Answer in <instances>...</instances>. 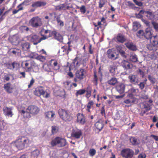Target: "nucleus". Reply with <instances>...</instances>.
Wrapping results in <instances>:
<instances>
[{
    "label": "nucleus",
    "instance_id": "f257e3e1",
    "mask_svg": "<svg viewBox=\"0 0 158 158\" xmlns=\"http://www.w3.org/2000/svg\"><path fill=\"white\" fill-rule=\"evenodd\" d=\"M40 111V108L37 106L31 105L28 106L26 109V110H20L21 114L24 118H30L31 115H35L37 114Z\"/></svg>",
    "mask_w": 158,
    "mask_h": 158
},
{
    "label": "nucleus",
    "instance_id": "f03ea898",
    "mask_svg": "<svg viewBox=\"0 0 158 158\" xmlns=\"http://www.w3.org/2000/svg\"><path fill=\"white\" fill-rule=\"evenodd\" d=\"M15 143L17 148L21 150L29 146L30 141L28 138L23 136L19 137L15 141Z\"/></svg>",
    "mask_w": 158,
    "mask_h": 158
},
{
    "label": "nucleus",
    "instance_id": "7ed1b4c3",
    "mask_svg": "<svg viewBox=\"0 0 158 158\" xmlns=\"http://www.w3.org/2000/svg\"><path fill=\"white\" fill-rule=\"evenodd\" d=\"M58 113L60 118L63 121L69 122L73 119V117L71 115L70 112L67 110L60 109L58 110Z\"/></svg>",
    "mask_w": 158,
    "mask_h": 158
},
{
    "label": "nucleus",
    "instance_id": "20e7f679",
    "mask_svg": "<svg viewBox=\"0 0 158 158\" xmlns=\"http://www.w3.org/2000/svg\"><path fill=\"white\" fill-rule=\"evenodd\" d=\"M149 43L147 45V48L149 50L156 51L157 48L158 44V36H154L150 39Z\"/></svg>",
    "mask_w": 158,
    "mask_h": 158
},
{
    "label": "nucleus",
    "instance_id": "39448f33",
    "mask_svg": "<svg viewBox=\"0 0 158 158\" xmlns=\"http://www.w3.org/2000/svg\"><path fill=\"white\" fill-rule=\"evenodd\" d=\"M29 23L32 27L35 28H37L42 25L41 19L38 16L32 18L29 20Z\"/></svg>",
    "mask_w": 158,
    "mask_h": 158
},
{
    "label": "nucleus",
    "instance_id": "423d86ee",
    "mask_svg": "<svg viewBox=\"0 0 158 158\" xmlns=\"http://www.w3.org/2000/svg\"><path fill=\"white\" fill-rule=\"evenodd\" d=\"M28 39L33 43L34 45H37L40 43L42 40H44L45 38L44 37L40 38L39 36L37 34L31 35L27 37Z\"/></svg>",
    "mask_w": 158,
    "mask_h": 158
},
{
    "label": "nucleus",
    "instance_id": "0eeeda50",
    "mask_svg": "<svg viewBox=\"0 0 158 158\" xmlns=\"http://www.w3.org/2000/svg\"><path fill=\"white\" fill-rule=\"evenodd\" d=\"M34 94L35 95L39 97L42 95L44 97L46 98H48L50 96V94L45 92L42 87L36 88L34 91Z\"/></svg>",
    "mask_w": 158,
    "mask_h": 158
},
{
    "label": "nucleus",
    "instance_id": "6e6552de",
    "mask_svg": "<svg viewBox=\"0 0 158 158\" xmlns=\"http://www.w3.org/2000/svg\"><path fill=\"white\" fill-rule=\"evenodd\" d=\"M122 156L125 158H131L134 154L133 151L129 148H125L122 150L121 152Z\"/></svg>",
    "mask_w": 158,
    "mask_h": 158
},
{
    "label": "nucleus",
    "instance_id": "1a4fd4ad",
    "mask_svg": "<svg viewBox=\"0 0 158 158\" xmlns=\"http://www.w3.org/2000/svg\"><path fill=\"white\" fill-rule=\"evenodd\" d=\"M85 69L81 68L76 71L75 74V77L79 80H81L85 77Z\"/></svg>",
    "mask_w": 158,
    "mask_h": 158
},
{
    "label": "nucleus",
    "instance_id": "9d476101",
    "mask_svg": "<svg viewBox=\"0 0 158 158\" xmlns=\"http://www.w3.org/2000/svg\"><path fill=\"white\" fill-rule=\"evenodd\" d=\"M77 121L80 124L84 125L86 123V120L85 116L83 114L78 113L77 115Z\"/></svg>",
    "mask_w": 158,
    "mask_h": 158
},
{
    "label": "nucleus",
    "instance_id": "9b49d317",
    "mask_svg": "<svg viewBox=\"0 0 158 158\" xmlns=\"http://www.w3.org/2000/svg\"><path fill=\"white\" fill-rule=\"evenodd\" d=\"M8 39L11 44L15 45H18L19 42V37L17 34L9 36Z\"/></svg>",
    "mask_w": 158,
    "mask_h": 158
},
{
    "label": "nucleus",
    "instance_id": "f8f14e48",
    "mask_svg": "<svg viewBox=\"0 0 158 158\" xmlns=\"http://www.w3.org/2000/svg\"><path fill=\"white\" fill-rule=\"evenodd\" d=\"M82 134V133L81 130L78 129H73L71 134V136L75 139H79Z\"/></svg>",
    "mask_w": 158,
    "mask_h": 158
},
{
    "label": "nucleus",
    "instance_id": "ddd939ff",
    "mask_svg": "<svg viewBox=\"0 0 158 158\" xmlns=\"http://www.w3.org/2000/svg\"><path fill=\"white\" fill-rule=\"evenodd\" d=\"M79 58L77 56L74 59L72 62V64L73 65V67L72 65H71L69 67V70L70 71L71 69H77L80 65V63L79 62Z\"/></svg>",
    "mask_w": 158,
    "mask_h": 158
},
{
    "label": "nucleus",
    "instance_id": "4468645a",
    "mask_svg": "<svg viewBox=\"0 0 158 158\" xmlns=\"http://www.w3.org/2000/svg\"><path fill=\"white\" fill-rule=\"evenodd\" d=\"M128 78L130 82L133 84H138L139 82L137 75H131L128 76Z\"/></svg>",
    "mask_w": 158,
    "mask_h": 158
},
{
    "label": "nucleus",
    "instance_id": "2eb2a0df",
    "mask_svg": "<svg viewBox=\"0 0 158 158\" xmlns=\"http://www.w3.org/2000/svg\"><path fill=\"white\" fill-rule=\"evenodd\" d=\"M12 109L13 107H8L6 106L4 107L3 109L4 114L6 116L12 117L13 115L12 111Z\"/></svg>",
    "mask_w": 158,
    "mask_h": 158
},
{
    "label": "nucleus",
    "instance_id": "dca6fc26",
    "mask_svg": "<svg viewBox=\"0 0 158 158\" xmlns=\"http://www.w3.org/2000/svg\"><path fill=\"white\" fill-rule=\"evenodd\" d=\"M115 89L120 94H122L124 92L125 85L123 83H119L116 86Z\"/></svg>",
    "mask_w": 158,
    "mask_h": 158
},
{
    "label": "nucleus",
    "instance_id": "f3484780",
    "mask_svg": "<svg viewBox=\"0 0 158 158\" xmlns=\"http://www.w3.org/2000/svg\"><path fill=\"white\" fill-rule=\"evenodd\" d=\"M47 3L45 2L37 1L33 2L31 5V6L34 8H37L44 6Z\"/></svg>",
    "mask_w": 158,
    "mask_h": 158
},
{
    "label": "nucleus",
    "instance_id": "a211bd4d",
    "mask_svg": "<svg viewBox=\"0 0 158 158\" xmlns=\"http://www.w3.org/2000/svg\"><path fill=\"white\" fill-rule=\"evenodd\" d=\"M112 49H109L106 52L107 56L110 59L113 60H115L118 58V56H117L115 57L114 53L113 52Z\"/></svg>",
    "mask_w": 158,
    "mask_h": 158
},
{
    "label": "nucleus",
    "instance_id": "6ab92c4d",
    "mask_svg": "<svg viewBox=\"0 0 158 158\" xmlns=\"http://www.w3.org/2000/svg\"><path fill=\"white\" fill-rule=\"evenodd\" d=\"M11 84L10 82H8L5 84L3 86V88L9 94L12 93L14 89L11 86Z\"/></svg>",
    "mask_w": 158,
    "mask_h": 158
},
{
    "label": "nucleus",
    "instance_id": "aec40b11",
    "mask_svg": "<svg viewBox=\"0 0 158 158\" xmlns=\"http://www.w3.org/2000/svg\"><path fill=\"white\" fill-rule=\"evenodd\" d=\"M30 66L28 68V71H31V69L34 70L35 69L37 70H38L39 66L38 64L33 60H30Z\"/></svg>",
    "mask_w": 158,
    "mask_h": 158
},
{
    "label": "nucleus",
    "instance_id": "412c9836",
    "mask_svg": "<svg viewBox=\"0 0 158 158\" xmlns=\"http://www.w3.org/2000/svg\"><path fill=\"white\" fill-rule=\"evenodd\" d=\"M102 22L103 23H105L106 22L105 18L103 17H102L101 18V21L98 22L97 24L95 22H94L93 23V24L95 27V30L98 31L100 28H102V27L101 26V25H102L101 23Z\"/></svg>",
    "mask_w": 158,
    "mask_h": 158
},
{
    "label": "nucleus",
    "instance_id": "4be33fe9",
    "mask_svg": "<svg viewBox=\"0 0 158 158\" xmlns=\"http://www.w3.org/2000/svg\"><path fill=\"white\" fill-rule=\"evenodd\" d=\"M116 41L118 42L123 43L126 41V39L125 36L121 33L118 34L115 38Z\"/></svg>",
    "mask_w": 158,
    "mask_h": 158
},
{
    "label": "nucleus",
    "instance_id": "5701e85b",
    "mask_svg": "<svg viewBox=\"0 0 158 158\" xmlns=\"http://www.w3.org/2000/svg\"><path fill=\"white\" fill-rule=\"evenodd\" d=\"M50 64L53 68L54 70H57L60 68V66L57 61L55 60H51L50 61Z\"/></svg>",
    "mask_w": 158,
    "mask_h": 158
},
{
    "label": "nucleus",
    "instance_id": "b1692460",
    "mask_svg": "<svg viewBox=\"0 0 158 158\" xmlns=\"http://www.w3.org/2000/svg\"><path fill=\"white\" fill-rule=\"evenodd\" d=\"M125 44L126 47L130 50L135 51L137 50L136 46L132 42H128L125 43Z\"/></svg>",
    "mask_w": 158,
    "mask_h": 158
},
{
    "label": "nucleus",
    "instance_id": "393cba45",
    "mask_svg": "<svg viewBox=\"0 0 158 158\" xmlns=\"http://www.w3.org/2000/svg\"><path fill=\"white\" fill-rule=\"evenodd\" d=\"M121 64L123 67L126 69H130L132 67L131 64L128 61L124 60H123Z\"/></svg>",
    "mask_w": 158,
    "mask_h": 158
},
{
    "label": "nucleus",
    "instance_id": "a878e982",
    "mask_svg": "<svg viewBox=\"0 0 158 158\" xmlns=\"http://www.w3.org/2000/svg\"><path fill=\"white\" fill-rule=\"evenodd\" d=\"M97 129L100 131L104 127V125L102 123V121L101 119H99L94 125Z\"/></svg>",
    "mask_w": 158,
    "mask_h": 158
},
{
    "label": "nucleus",
    "instance_id": "bb28decb",
    "mask_svg": "<svg viewBox=\"0 0 158 158\" xmlns=\"http://www.w3.org/2000/svg\"><path fill=\"white\" fill-rule=\"evenodd\" d=\"M59 141V144L57 145L58 147H63L65 146L67 144L66 140L64 138L60 137Z\"/></svg>",
    "mask_w": 158,
    "mask_h": 158
},
{
    "label": "nucleus",
    "instance_id": "cd10ccee",
    "mask_svg": "<svg viewBox=\"0 0 158 158\" xmlns=\"http://www.w3.org/2000/svg\"><path fill=\"white\" fill-rule=\"evenodd\" d=\"M152 34L151 32L149 30H148V29H147L144 33V37L147 40H150V39H151V38L154 36H152Z\"/></svg>",
    "mask_w": 158,
    "mask_h": 158
},
{
    "label": "nucleus",
    "instance_id": "c85d7f7f",
    "mask_svg": "<svg viewBox=\"0 0 158 158\" xmlns=\"http://www.w3.org/2000/svg\"><path fill=\"white\" fill-rule=\"evenodd\" d=\"M29 61H30V60H26L23 61L21 64V65L23 69H25L26 72H29L30 71H28V68L29 67H28L29 64Z\"/></svg>",
    "mask_w": 158,
    "mask_h": 158
},
{
    "label": "nucleus",
    "instance_id": "c756f323",
    "mask_svg": "<svg viewBox=\"0 0 158 158\" xmlns=\"http://www.w3.org/2000/svg\"><path fill=\"white\" fill-rule=\"evenodd\" d=\"M60 137H57L52 140L51 144L52 146L54 147L56 146H57L59 142V141Z\"/></svg>",
    "mask_w": 158,
    "mask_h": 158
},
{
    "label": "nucleus",
    "instance_id": "7c9ffc66",
    "mask_svg": "<svg viewBox=\"0 0 158 158\" xmlns=\"http://www.w3.org/2000/svg\"><path fill=\"white\" fill-rule=\"evenodd\" d=\"M117 83L118 80L115 77H112L107 81L108 84L111 85H114Z\"/></svg>",
    "mask_w": 158,
    "mask_h": 158
},
{
    "label": "nucleus",
    "instance_id": "2f4dec72",
    "mask_svg": "<svg viewBox=\"0 0 158 158\" xmlns=\"http://www.w3.org/2000/svg\"><path fill=\"white\" fill-rule=\"evenodd\" d=\"M94 102L92 101H89L87 104L86 110L88 112H90V109L94 105Z\"/></svg>",
    "mask_w": 158,
    "mask_h": 158
},
{
    "label": "nucleus",
    "instance_id": "473e14b6",
    "mask_svg": "<svg viewBox=\"0 0 158 158\" xmlns=\"http://www.w3.org/2000/svg\"><path fill=\"white\" fill-rule=\"evenodd\" d=\"M130 141L133 145H137L139 144V142L138 141L137 139L135 137H131L130 139Z\"/></svg>",
    "mask_w": 158,
    "mask_h": 158
},
{
    "label": "nucleus",
    "instance_id": "72a5a7b5",
    "mask_svg": "<svg viewBox=\"0 0 158 158\" xmlns=\"http://www.w3.org/2000/svg\"><path fill=\"white\" fill-rule=\"evenodd\" d=\"M56 32H57L55 31H51L49 30L48 35V36H43L45 38L44 39V40L47 39L48 38L52 36H53L54 37V36L56 35Z\"/></svg>",
    "mask_w": 158,
    "mask_h": 158
},
{
    "label": "nucleus",
    "instance_id": "f704fd0d",
    "mask_svg": "<svg viewBox=\"0 0 158 158\" xmlns=\"http://www.w3.org/2000/svg\"><path fill=\"white\" fill-rule=\"evenodd\" d=\"M22 48L23 51H26L28 50L30 48V44L28 42L23 43L21 44Z\"/></svg>",
    "mask_w": 158,
    "mask_h": 158
},
{
    "label": "nucleus",
    "instance_id": "c9c22d12",
    "mask_svg": "<svg viewBox=\"0 0 158 158\" xmlns=\"http://www.w3.org/2000/svg\"><path fill=\"white\" fill-rule=\"evenodd\" d=\"M145 13L147 14L146 16L149 19L152 20L155 18V15L152 12H150L149 11H145Z\"/></svg>",
    "mask_w": 158,
    "mask_h": 158
},
{
    "label": "nucleus",
    "instance_id": "e433bc0d",
    "mask_svg": "<svg viewBox=\"0 0 158 158\" xmlns=\"http://www.w3.org/2000/svg\"><path fill=\"white\" fill-rule=\"evenodd\" d=\"M49 32V30L48 29L46 30L44 28H42L39 33L42 37H43L44 36H47L46 35L48 34Z\"/></svg>",
    "mask_w": 158,
    "mask_h": 158
},
{
    "label": "nucleus",
    "instance_id": "4c0bfd02",
    "mask_svg": "<svg viewBox=\"0 0 158 158\" xmlns=\"http://www.w3.org/2000/svg\"><path fill=\"white\" fill-rule=\"evenodd\" d=\"M45 115L47 117L49 118H52L54 117L55 116V113L53 111H49L45 113Z\"/></svg>",
    "mask_w": 158,
    "mask_h": 158
},
{
    "label": "nucleus",
    "instance_id": "58836bf2",
    "mask_svg": "<svg viewBox=\"0 0 158 158\" xmlns=\"http://www.w3.org/2000/svg\"><path fill=\"white\" fill-rule=\"evenodd\" d=\"M148 80L151 83L154 84L157 82V79L154 77L149 75L148 77Z\"/></svg>",
    "mask_w": 158,
    "mask_h": 158
},
{
    "label": "nucleus",
    "instance_id": "ea45409f",
    "mask_svg": "<svg viewBox=\"0 0 158 158\" xmlns=\"http://www.w3.org/2000/svg\"><path fill=\"white\" fill-rule=\"evenodd\" d=\"M147 79L145 78L143 82H141L139 84H138L140 89L142 90L145 86V85L147 84Z\"/></svg>",
    "mask_w": 158,
    "mask_h": 158
},
{
    "label": "nucleus",
    "instance_id": "a19ab883",
    "mask_svg": "<svg viewBox=\"0 0 158 158\" xmlns=\"http://www.w3.org/2000/svg\"><path fill=\"white\" fill-rule=\"evenodd\" d=\"M86 92V90L84 89H80L77 91L75 93V95L77 97L79 95L84 94Z\"/></svg>",
    "mask_w": 158,
    "mask_h": 158
},
{
    "label": "nucleus",
    "instance_id": "79ce46f5",
    "mask_svg": "<svg viewBox=\"0 0 158 158\" xmlns=\"http://www.w3.org/2000/svg\"><path fill=\"white\" fill-rule=\"evenodd\" d=\"M133 24V30L135 31H136L140 27V24L138 22H134Z\"/></svg>",
    "mask_w": 158,
    "mask_h": 158
},
{
    "label": "nucleus",
    "instance_id": "37998d69",
    "mask_svg": "<svg viewBox=\"0 0 158 158\" xmlns=\"http://www.w3.org/2000/svg\"><path fill=\"white\" fill-rule=\"evenodd\" d=\"M42 62H44L46 60V57L41 55H39L38 54L36 59Z\"/></svg>",
    "mask_w": 158,
    "mask_h": 158
},
{
    "label": "nucleus",
    "instance_id": "c03bdc74",
    "mask_svg": "<svg viewBox=\"0 0 158 158\" xmlns=\"http://www.w3.org/2000/svg\"><path fill=\"white\" fill-rule=\"evenodd\" d=\"M98 78L97 76V73L95 71L94 72V78L93 80V82L94 84L97 85L98 84Z\"/></svg>",
    "mask_w": 158,
    "mask_h": 158
},
{
    "label": "nucleus",
    "instance_id": "a18cd8bd",
    "mask_svg": "<svg viewBox=\"0 0 158 158\" xmlns=\"http://www.w3.org/2000/svg\"><path fill=\"white\" fill-rule=\"evenodd\" d=\"M40 154V151L38 149H36L31 152V156L35 158H37Z\"/></svg>",
    "mask_w": 158,
    "mask_h": 158
},
{
    "label": "nucleus",
    "instance_id": "49530a36",
    "mask_svg": "<svg viewBox=\"0 0 158 158\" xmlns=\"http://www.w3.org/2000/svg\"><path fill=\"white\" fill-rule=\"evenodd\" d=\"M6 123L4 120L0 117V132L4 129Z\"/></svg>",
    "mask_w": 158,
    "mask_h": 158
},
{
    "label": "nucleus",
    "instance_id": "de8ad7c7",
    "mask_svg": "<svg viewBox=\"0 0 158 158\" xmlns=\"http://www.w3.org/2000/svg\"><path fill=\"white\" fill-rule=\"evenodd\" d=\"M51 132L53 134L56 133L59 131V128L58 126H52L51 127Z\"/></svg>",
    "mask_w": 158,
    "mask_h": 158
},
{
    "label": "nucleus",
    "instance_id": "09e8293b",
    "mask_svg": "<svg viewBox=\"0 0 158 158\" xmlns=\"http://www.w3.org/2000/svg\"><path fill=\"white\" fill-rule=\"evenodd\" d=\"M65 5L66 3H63L62 4H61L59 5L56 6L55 7V8L56 10H65Z\"/></svg>",
    "mask_w": 158,
    "mask_h": 158
},
{
    "label": "nucleus",
    "instance_id": "8fccbe9b",
    "mask_svg": "<svg viewBox=\"0 0 158 158\" xmlns=\"http://www.w3.org/2000/svg\"><path fill=\"white\" fill-rule=\"evenodd\" d=\"M144 33L143 30H139L136 33L137 36L140 38H143L144 36Z\"/></svg>",
    "mask_w": 158,
    "mask_h": 158
},
{
    "label": "nucleus",
    "instance_id": "3c124183",
    "mask_svg": "<svg viewBox=\"0 0 158 158\" xmlns=\"http://www.w3.org/2000/svg\"><path fill=\"white\" fill-rule=\"evenodd\" d=\"M23 2L22 3L20 4H19L17 6V8H19L18 10H15L13 11V14H15L17 13L20 10H22L23 9V7H20L23 4Z\"/></svg>",
    "mask_w": 158,
    "mask_h": 158
},
{
    "label": "nucleus",
    "instance_id": "603ef678",
    "mask_svg": "<svg viewBox=\"0 0 158 158\" xmlns=\"http://www.w3.org/2000/svg\"><path fill=\"white\" fill-rule=\"evenodd\" d=\"M130 60L133 62H135L138 61L137 56L135 54H133L130 56Z\"/></svg>",
    "mask_w": 158,
    "mask_h": 158
},
{
    "label": "nucleus",
    "instance_id": "864d4df0",
    "mask_svg": "<svg viewBox=\"0 0 158 158\" xmlns=\"http://www.w3.org/2000/svg\"><path fill=\"white\" fill-rule=\"evenodd\" d=\"M20 52V50L17 48L10 49V53H12L14 55H16L17 53Z\"/></svg>",
    "mask_w": 158,
    "mask_h": 158
},
{
    "label": "nucleus",
    "instance_id": "5fc2aeb1",
    "mask_svg": "<svg viewBox=\"0 0 158 158\" xmlns=\"http://www.w3.org/2000/svg\"><path fill=\"white\" fill-rule=\"evenodd\" d=\"M106 0H99L98 7L99 8L101 9L103 7L106 2Z\"/></svg>",
    "mask_w": 158,
    "mask_h": 158
},
{
    "label": "nucleus",
    "instance_id": "6e6d98bb",
    "mask_svg": "<svg viewBox=\"0 0 158 158\" xmlns=\"http://www.w3.org/2000/svg\"><path fill=\"white\" fill-rule=\"evenodd\" d=\"M38 55V54L35 52H32L30 53L28 56L30 58L36 59Z\"/></svg>",
    "mask_w": 158,
    "mask_h": 158
},
{
    "label": "nucleus",
    "instance_id": "4d7b16f0",
    "mask_svg": "<svg viewBox=\"0 0 158 158\" xmlns=\"http://www.w3.org/2000/svg\"><path fill=\"white\" fill-rule=\"evenodd\" d=\"M9 65L10 66H11V67H9V69H14L15 67H17L19 66V64L16 62H14L12 63L11 64H9Z\"/></svg>",
    "mask_w": 158,
    "mask_h": 158
},
{
    "label": "nucleus",
    "instance_id": "13d9d810",
    "mask_svg": "<svg viewBox=\"0 0 158 158\" xmlns=\"http://www.w3.org/2000/svg\"><path fill=\"white\" fill-rule=\"evenodd\" d=\"M77 8L80 9V12L82 14H84L85 13L86 9L85 6L82 5L80 7L78 6Z\"/></svg>",
    "mask_w": 158,
    "mask_h": 158
},
{
    "label": "nucleus",
    "instance_id": "bf43d9fd",
    "mask_svg": "<svg viewBox=\"0 0 158 158\" xmlns=\"http://www.w3.org/2000/svg\"><path fill=\"white\" fill-rule=\"evenodd\" d=\"M54 37L56 39L60 41L62 39V36L57 32H56V34L54 36Z\"/></svg>",
    "mask_w": 158,
    "mask_h": 158
},
{
    "label": "nucleus",
    "instance_id": "052dcab7",
    "mask_svg": "<svg viewBox=\"0 0 158 158\" xmlns=\"http://www.w3.org/2000/svg\"><path fill=\"white\" fill-rule=\"evenodd\" d=\"M96 153V150L94 148L90 149L89 151V153L90 156H94Z\"/></svg>",
    "mask_w": 158,
    "mask_h": 158
},
{
    "label": "nucleus",
    "instance_id": "680f3d73",
    "mask_svg": "<svg viewBox=\"0 0 158 158\" xmlns=\"http://www.w3.org/2000/svg\"><path fill=\"white\" fill-rule=\"evenodd\" d=\"M85 92H86L85 94V97L87 99H88L91 96L92 91L91 89L88 90H86Z\"/></svg>",
    "mask_w": 158,
    "mask_h": 158
},
{
    "label": "nucleus",
    "instance_id": "e2e57ef3",
    "mask_svg": "<svg viewBox=\"0 0 158 158\" xmlns=\"http://www.w3.org/2000/svg\"><path fill=\"white\" fill-rule=\"evenodd\" d=\"M20 29L22 31H29V29L28 27L25 26H22L20 27Z\"/></svg>",
    "mask_w": 158,
    "mask_h": 158
},
{
    "label": "nucleus",
    "instance_id": "0e129e2a",
    "mask_svg": "<svg viewBox=\"0 0 158 158\" xmlns=\"http://www.w3.org/2000/svg\"><path fill=\"white\" fill-rule=\"evenodd\" d=\"M35 82V80L34 79L33 77H32L28 85V88H31L32 86L34 85V83Z\"/></svg>",
    "mask_w": 158,
    "mask_h": 158
},
{
    "label": "nucleus",
    "instance_id": "69168bd1",
    "mask_svg": "<svg viewBox=\"0 0 158 158\" xmlns=\"http://www.w3.org/2000/svg\"><path fill=\"white\" fill-rule=\"evenodd\" d=\"M56 20L57 22V23L59 24L60 26H63L64 25L63 22L62 21L60 18V17H57L56 18Z\"/></svg>",
    "mask_w": 158,
    "mask_h": 158
},
{
    "label": "nucleus",
    "instance_id": "338daca9",
    "mask_svg": "<svg viewBox=\"0 0 158 158\" xmlns=\"http://www.w3.org/2000/svg\"><path fill=\"white\" fill-rule=\"evenodd\" d=\"M101 114L104 115L105 118L106 117V114L105 112V106H103L100 112Z\"/></svg>",
    "mask_w": 158,
    "mask_h": 158
},
{
    "label": "nucleus",
    "instance_id": "774afa93",
    "mask_svg": "<svg viewBox=\"0 0 158 158\" xmlns=\"http://www.w3.org/2000/svg\"><path fill=\"white\" fill-rule=\"evenodd\" d=\"M152 24L154 29L158 32V24L155 22H152Z\"/></svg>",
    "mask_w": 158,
    "mask_h": 158
}]
</instances>
